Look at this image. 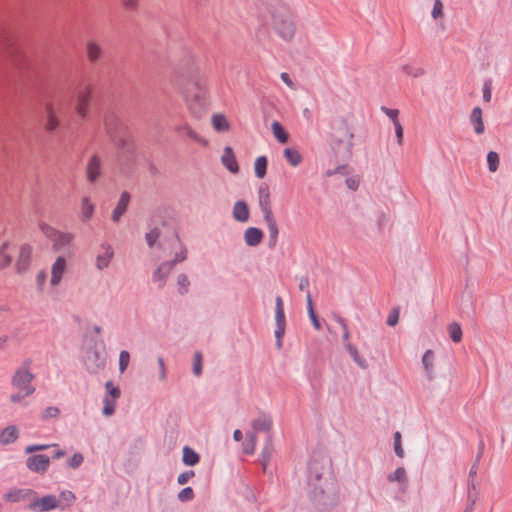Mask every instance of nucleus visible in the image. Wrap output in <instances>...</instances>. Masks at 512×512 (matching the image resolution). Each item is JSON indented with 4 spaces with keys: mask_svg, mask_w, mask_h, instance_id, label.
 Masks as SVG:
<instances>
[{
    "mask_svg": "<svg viewBox=\"0 0 512 512\" xmlns=\"http://www.w3.org/2000/svg\"><path fill=\"white\" fill-rule=\"evenodd\" d=\"M266 224L276 222L271 206L260 208Z\"/></svg>",
    "mask_w": 512,
    "mask_h": 512,
    "instance_id": "51",
    "label": "nucleus"
},
{
    "mask_svg": "<svg viewBox=\"0 0 512 512\" xmlns=\"http://www.w3.org/2000/svg\"><path fill=\"white\" fill-rule=\"evenodd\" d=\"M244 241L247 246L255 247L258 246L263 238L264 233L260 228L257 227H249L244 232Z\"/></svg>",
    "mask_w": 512,
    "mask_h": 512,
    "instance_id": "17",
    "label": "nucleus"
},
{
    "mask_svg": "<svg viewBox=\"0 0 512 512\" xmlns=\"http://www.w3.org/2000/svg\"><path fill=\"white\" fill-rule=\"evenodd\" d=\"M478 494H479L478 488H476V490H474V491H473L472 488H469L468 489V494H467L468 502H471L472 504H475L477 499H478Z\"/></svg>",
    "mask_w": 512,
    "mask_h": 512,
    "instance_id": "62",
    "label": "nucleus"
},
{
    "mask_svg": "<svg viewBox=\"0 0 512 512\" xmlns=\"http://www.w3.org/2000/svg\"><path fill=\"white\" fill-rule=\"evenodd\" d=\"M345 349L353 359V361L361 368H367V361L359 354L357 348L350 342L345 344Z\"/></svg>",
    "mask_w": 512,
    "mask_h": 512,
    "instance_id": "29",
    "label": "nucleus"
},
{
    "mask_svg": "<svg viewBox=\"0 0 512 512\" xmlns=\"http://www.w3.org/2000/svg\"><path fill=\"white\" fill-rule=\"evenodd\" d=\"M422 364L425 369V375L429 381L433 380L434 374V353L432 350H427L422 356Z\"/></svg>",
    "mask_w": 512,
    "mask_h": 512,
    "instance_id": "24",
    "label": "nucleus"
},
{
    "mask_svg": "<svg viewBox=\"0 0 512 512\" xmlns=\"http://www.w3.org/2000/svg\"><path fill=\"white\" fill-rule=\"evenodd\" d=\"M324 466L317 460L308 464L307 481L309 497L319 511H327L339 500L336 482L331 478H323Z\"/></svg>",
    "mask_w": 512,
    "mask_h": 512,
    "instance_id": "1",
    "label": "nucleus"
},
{
    "mask_svg": "<svg viewBox=\"0 0 512 512\" xmlns=\"http://www.w3.org/2000/svg\"><path fill=\"white\" fill-rule=\"evenodd\" d=\"M36 495V492L32 489H11L7 491L3 498L6 502H20L30 500Z\"/></svg>",
    "mask_w": 512,
    "mask_h": 512,
    "instance_id": "14",
    "label": "nucleus"
},
{
    "mask_svg": "<svg viewBox=\"0 0 512 512\" xmlns=\"http://www.w3.org/2000/svg\"><path fill=\"white\" fill-rule=\"evenodd\" d=\"M284 157L293 167L298 166L302 161L301 154L293 148H286L284 150Z\"/></svg>",
    "mask_w": 512,
    "mask_h": 512,
    "instance_id": "35",
    "label": "nucleus"
},
{
    "mask_svg": "<svg viewBox=\"0 0 512 512\" xmlns=\"http://www.w3.org/2000/svg\"><path fill=\"white\" fill-rule=\"evenodd\" d=\"M40 229L52 241L54 240L55 236L58 235V232H59L55 228H53L45 223L40 224Z\"/></svg>",
    "mask_w": 512,
    "mask_h": 512,
    "instance_id": "48",
    "label": "nucleus"
},
{
    "mask_svg": "<svg viewBox=\"0 0 512 512\" xmlns=\"http://www.w3.org/2000/svg\"><path fill=\"white\" fill-rule=\"evenodd\" d=\"M86 173L90 183H94L101 175V160L97 155H93L88 161Z\"/></svg>",
    "mask_w": 512,
    "mask_h": 512,
    "instance_id": "18",
    "label": "nucleus"
},
{
    "mask_svg": "<svg viewBox=\"0 0 512 512\" xmlns=\"http://www.w3.org/2000/svg\"><path fill=\"white\" fill-rule=\"evenodd\" d=\"M30 364V361H25L23 367L18 369L13 376L12 384L18 389L16 394L11 395V401L13 402H19L35 391L34 387L31 385L34 375L29 371Z\"/></svg>",
    "mask_w": 512,
    "mask_h": 512,
    "instance_id": "2",
    "label": "nucleus"
},
{
    "mask_svg": "<svg viewBox=\"0 0 512 512\" xmlns=\"http://www.w3.org/2000/svg\"><path fill=\"white\" fill-rule=\"evenodd\" d=\"M272 424V417L268 414L261 413L256 419L252 421V429L249 431V433H253L255 436H257V434L260 432L269 434L272 428Z\"/></svg>",
    "mask_w": 512,
    "mask_h": 512,
    "instance_id": "13",
    "label": "nucleus"
},
{
    "mask_svg": "<svg viewBox=\"0 0 512 512\" xmlns=\"http://www.w3.org/2000/svg\"><path fill=\"white\" fill-rule=\"evenodd\" d=\"M448 332L451 340L455 343H458L462 340V329L461 326L453 322L448 326Z\"/></svg>",
    "mask_w": 512,
    "mask_h": 512,
    "instance_id": "39",
    "label": "nucleus"
},
{
    "mask_svg": "<svg viewBox=\"0 0 512 512\" xmlns=\"http://www.w3.org/2000/svg\"><path fill=\"white\" fill-rule=\"evenodd\" d=\"M266 225H267V228L269 231L268 245L270 248H272L276 245L277 240H278V234H279L278 226H277L276 222L268 223Z\"/></svg>",
    "mask_w": 512,
    "mask_h": 512,
    "instance_id": "40",
    "label": "nucleus"
},
{
    "mask_svg": "<svg viewBox=\"0 0 512 512\" xmlns=\"http://www.w3.org/2000/svg\"><path fill=\"white\" fill-rule=\"evenodd\" d=\"M92 94L93 87L91 84L82 85L76 90L75 112L81 119H85L88 116Z\"/></svg>",
    "mask_w": 512,
    "mask_h": 512,
    "instance_id": "5",
    "label": "nucleus"
},
{
    "mask_svg": "<svg viewBox=\"0 0 512 512\" xmlns=\"http://www.w3.org/2000/svg\"><path fill=\"white\" fill-rule=\"evenodd\" d=\"M130 202V194L128 192H123L120 196V199L112 213V219L114 222H118L121 216L126 212L128 204Z\"/></svg>",
    "mask_w": 512,
    "mask_h": 512,
    "instance_id": "22",
    "label": "nucleus"
},
{
    "mask_svg": "<svg viewBox=\"0 0 512 512\" xmlns=\"http://www.w3.org/2000/svg\"><path fill=\"white\" fill-rule=\"evenodd\" d=\"M271 129L274 137L282 144L287 143L289 139L288 133L285 131L284 127L280 122L274 121L271 125Z\"/></svg>",
    "mask_w": 512,
    "mask_h": 512,
    "instance_id": "31",
    "label": "nucleus"
},
{
    "mask_svg": "<svg viewBox=\"0 0 512 512\" xmlns=\"http://www.w3.org/2000/svg\"><path fill=\"white\" fill-rule=\"evenodd\" d=\"M274 454V447L270 435H268L265 445L261 451L259 462L262 466L263 472L267 471L268 465Z\"/></svg>",
    "mask_w": 512,
    "mask_h": 512,
    "instance_id": "20",
    "label": "nucleus"
},
{
    "mask_svg": "<svg viewBox=\"0 0 512 512\" xmlns=\"http://www.w3.org/2000/svg\"><path fill=\"white\" fill-rule=\"evenodd\" d=\"M59 506V502L54 495H46L42 498H37L36 495L32 497L28 509L38 512L51 511Z\"/></svg>",
    "mask_w": 512,
    "mask_h": 512,
    "instance_id": "8",
    "label": "nucleus"
},
{
    "mask_svg": "<svg viewBox=\"0 0 512 512\" xmlns=\"http://www.w3.org/2000/svg\"><path fill=\"white\" fill-rule=\"evenodd\" d=\"M332 317L341 326L343 333H345V331H349L346 321L343 317L336 313H334Z\"/></svg>",
    "mask_w": 512,
    "mask_h": 512,
    "instance_id": "61",
    "label": "nucleus"
},
{
    "mask_svg": "<svg viewBox=\"0 0 512 512\" xmlns=\"http://www.w3.org/2000/svg\"><path fill=\"white\" fill-rule=\"evenodd\" d=\"M381 111L383 113H385L392 120L393 124L399 122V120H398L399 111L397 109H390L385 106H382Z\"/></svg>",
    "mask_w": 512,
    "mask_h": 512,
    "instance_id": "54",
    "label": "nucleus"
},
{
    "mask_svg": "<svg viewBox=\"0 0 512 512\" xmlns=\"http://www.w3.org/2000/svg\"><path fill=\"white\" fill-rule=\"evenodd\" d=\"M9 246L8 242L0 246V269L8 267L12 262V255L8 252Z\"/></svg>",
    "mask_w": 512,
    "mask_h": 512,
    "instance_id": "34",
    "label": "nucleus"
},
{
    "mask_svg": "<svg viewBox=\"0 0 512 512\" xmlns=\"http://www.w3.org/2000/svg\"><path fill=\"white\" fill-rule=\"evenodd\" d=\"M189 285H190V282L186 275H180L178 277V286H179L178 291L180 294L187 293L189 290Z\"/></svg>",
    "mask_w": 512,
    "mask_h": 512,
    "instance_id": "47",
    "label": "nucleus"
},
{
    "mask_svg": "<svg viewBox=\"0 0 512 512\" xmlns=\"http://www.w3.org/2000/svg\"><path fill=\"white\" fill-rule=\"evenodd\" d=\"M61 107H57L53 102L49 101L45 104V132L54 133L61 126Z\"/></svg>",
    "mask_w": 512,
    "mask_h": 512,
    "instance_id": "7",
    "label": "nucleus"
},
{
    "mask_svg": "<svg viewBox=\"0 0 512 512\" xmlns=\"http://www.w3.org/2000/svg\"><path fill=\"white\" fill-rule=\"evenodd\" d=\"M104 124L107 133L118 146L127 147L129 151L133 150L134 145L128 137L127 128L116 116H107Z\"/></svg>",
    "mask_w": 512,
    "mask_h": 512,
    "instance_id": "3",
    "label": "nucleus"
},
{
    "mask_svg": "<svg viewBox=\"0 0 512 512\" xmlns=\"http://www.w3.org/2000/svg\"><path fill=\"white\" fill-rule=\"evenodd\" d=\"M4 53L17 68L23 69L26 66V56L16 42L14 36H6L2 39Z\"/></svg>",
    "mask_w": 512,
    "mask_h": 512,
    "instance_id": "4",
    "label": "nucleus"
},
{
    "mask_svg": "<svg viewBox=\"0 0 512 512\" xmlns=\"http://www.w3.org/2000/svg\"><path fill=\"white\" fill-rule=\"evenodd\" d=\"M270 197L269 189L266 184H261L258 188V199Z\"/></svg>",
    "mask_w": 512,
    "mask_h": 512,
    "instance_id": "63",
    "label": "nucleus"
},
{
    "mask_svg": "<svg viewBox=\"0 0 512 512\" xmlns=\"http://www.w3.org/2000/svg\"><path fill=\"white\" fill-rule=\"evenodd\" d=\"M103 253L99 254L96 259L97 268L102 270L108 267L114 253L110 246H102Z\"/></svg>",
    "mask_w": 512,
    "mask_h": 512,
    "instance_id": "27",
    "label": "nucleus"
},
{
    "mask_svg": "<svg viewBox=\"0 0 512 512\" xmlns=\"http://www.w3.org/2000/svg\"><path fill=\"white\" fill-rule=\"evenodd\" d=\"M257 445V436L253 433H246V439L242 443L243 452L246 454H253Z\"/></svg>",
    "mask_w": 512,
    "mask_h": 512,
    "instance_id": "37",
    "label": "nucleus"
},
{
    "mask_svg": "<svg viewBox=\"0 0 512 512\" xmlns=\"http://www.w3.org/2000/svg\"><path fill=\"white\" fill-rule=\"evenodd\" d=\"M394 125V128H395V134H396V137H397V142L399 145L402 144V141H403V127L401 125L400 122H397Z\"/></svg>",
    "mask_w": 512,
    "mask_h": 512,
    "instance_id": "58",
    "label": "nucleus"
},
{
    "mask_svg": "<svg viewBox=\"0 0 512 512\" xmlns=\"http://www.w3.org/2000/svg\"><path fill=\"white\" fill-rule=\"evenodd\" d=\"M183 461L187 465H192V449L188 446L183 450Z\"/></svg>",
    "mask_w": 512,
    "mask_h": 512,
    "instance_id": "59",
    "label": "nucleus"
},
{
    "mask_svg": "<svg viewBox=\"0 0 512 512\" xmlns=\"http://www.w3.org/2000/svg\"><path fill=\"white\" fill-rule=\"evenodd\" d=\"M387 480L389 482L407 483L406 470L403 467H398L387 476Z\"/></svg>",
    "mask_w": 512,
    "mask_h": 512,
    "instance_id": "38",
    "label": "nucleus"
},
{
    "mask_svg": "<svg viewBox=\"0 0 512 512\" xmlns=\"http://www.w3.org/2000/svg\"><path fill=\"white\" fill-rule=\"evenodd\" d=\"M208 96V80L206 76L194 72V104L200 102L206 104Z\"/></svg>",
    "mask_w": 512,
    "mask_h": 512,
    "instance_id": "10",
    "label": "nucleus"
},
{
    "mask_svg": "<svg viewBox=\"0 0 512 512\" xmlns=\"http://www.w3.org/2000/svg\"><path fill=\"white\" fill-rule=\"evenodd\" d=\"M129 362H130V354L128 351H121L120 353V356H119V369L121 371V373H123L128 365H129Z\"/></svg>",
    "mask_w": 512,
    "mask_h": 512,
    "instance_id": "46",
    "label": "nucleus"
},
{
    "mask_svg": "<svg viewBox=\"0 0 512 512\" xmlns=\"http://www.w3.org/2000/svg\"><path fill=\"white\" fill-rule=\"evenodd\" d=\"M102 48L95 41H88L86 44V54L89 62L96 63L102 57Z\"/></svg>",
    "mask_w": 512,
    "mask_h": 512,
    "instance_id": "26",
    "label": "nucleus"
},
{
    "mask_svg": "<svg viewBox=\"0 0 512 512\" xmlns=\"http://www.w3.org/2000/svg\"><path fill=\"white\" fill-rule=\"evenodd\" d=\"M399 321V309L394 308L388 315L386 323L387 325L393 327L395 326Z\"/></svg>",
    "mask_w": 512,
    "mask_h": 512,
    "instance_id": "53",
    "label": "nucleus"
},
{
    "mask_svg": "<svg viewBox=\"0 0 512 512\" xmlns=\"http://www.w3.org/2000/svg\"><path fill=\"white\" fill-rule=\"evenodd\" d=\"M221 162L231 173H237L239 171V165L237 163L233 149L230 146H226L224 148Z\"/></svg>",
    "mask_w": 512,
    "mask_h": 512,
    "instance_id": "19",
    "label": "nucleus"
},
{
    "mask_svg": "<svg viewBox=\"0 0 512 512\" xmlns=\"http://www.w3.org/2000/svg\"><path fill=\"white\" fill-rule=\"evenodd\" d=\"M255 175L257 178L262 179L265 177L267 172V158L266 156H259L255 160L254 164Z\"/></svg>",
    "mask_w": 512,
    "mask_h": 512,
    "instance_id": "33",
    "label": "nucleus"
},
{
    "mask_svg": "<svg viewBox=\"0 0 512 512\" xmlns=\"http://www.w3.org/2000/svg\"><path fill=\"white\" fill-rule=\"evenodd\" d=\"M122 4L126 10L134 11L138 7V0H122Z\"/></svg>",
    "mask_w": 512,
    "mask_h": 512,
    "instance_id": "60",
    "label": "nucleus"
},
{
    "mask_svg": "<svg viewBox=\"0 0 512 512\" xmlns=\"http://www.w3.org/2000/svg\"><path fill=\"white\" fill-rule=\"evenodd\" d=\"M470 122L473 125L474 132L478 135L482 134L485 130L483 119H482V110L480 107H474L470 114Z\"/></svg>",
    "mask_w": 512,
    "mask_h": 512,
    "instance_id": "25",
    "label": "nucleus"
},
{
    "mask_svg": "<svg viewBox=\"0 0 512 512\" xmlns=\"http://www.w3.org/2000/svg\"><path fill=\"white\" fill-rule=\"evenodd\" d=\"M402 70L405 74L409 75V76H412L414 78H418L422 75H424L425 71L423 68L421 67H414V66H411V65H403L402 66Z\"/></svg>",
    "mask_w": 512,
    "mask_h": 512,
    "instance_id": "43",
    "label": "nucleus"
},
{
    "mask_svg": "<svg viewBox=\"0 0 512 512\" xmlns=\"http://www.w3.org/2000/svg\"><path fill=\"white\" fill-rule=\"evenodd\" d=\"M178 498L180 501H188V500L192 499V488H190V487L184 488L178 494Z\"/></svg>",
    "mask_w": 512,
    "mask_h": 512,
    "instance_id": "57",
    "label": "nucleus"
},
{
    "mask_svg": "<svg viewBox=\"0 0 512 512\" xmlns=\"http://www.w3.org/2000/svg\"><path fill=\"white\" fill-rule=\"evenodd\" d=\"M393 438H394V452L398 457L403 458L404 450H403L402 444H401V433L399 431H396L393 434Z\"/></svg>",
    "mask_w": 512,
    "mask_h": 512,
    "instance_id": "44",
    "label": "nucleus"
},
{
    "mask_svg": "<svg viewBox=\"0 0 512 512\" xmlns=\"http://www.w3.org/2000/svg\"><path fill=\"white\" fill-rule=\"evenodd\" d=\"M273 26L277 34L286 41L291 40L295 35V24L292 17L288 13L274 14Z\"/></svg>",
    "mask_w": 512,
    "mask_h": 512,
    "instance_id": "6",
    "label": "nucleus"
},
{
    "mask_svg": "<svg viewBox=\"0 0 512 512\" xmlns=\"http://www.w3.org/2000/svg\"><path fill=\"white\" fill-rule=\"evenodd\" d=\"M105 388L107 394L104 397L103 414L105 416H111L115 412L116 400L120 397L121 391L112 381H108L105 384Z\"/></svg>",
    "mask_w": 512,
    "mask_h": 512,
    "instance_id": "9",
    "label": "nucleus"
},
{
    "mask_svg": "<svg viewBox=\"0 0 512 512\" xmlns=\"http://www.w3.org/2000/svg\"><path fill=\"white\" fill-rule=\"evenodd\" d=\"M94 213V205L88 197H84L81 202V220L86 222L91 219Z\"/></svg>",
    "mask_w": 512,
    "mask_h": 512,
    "instance_id": "32",
    "label": "nucleus"
},
{
    "mask_svg": "<svg viewBox=\"0 0 512 512\" xmlns=\"http://www.w3.org/2000/svg\"><path fill=\"white\" fill-rule=\"evenodd\" d=\"M232 217L239 223H246L250 218V209L246 201L237 200L232 208Z\"/></svg>",
    "mask_w": 512,
    "mask_h": 512,
    "instance_id": "15",
    "label": "nucleus"
},
{
    "mask_svg": "<svg viewBox=\"0 0 512 512\" xmlns=\"http://www.w3.org/2000/svg\"><path fill=\"white\" fill-rule=\"evenodd\" d=\"M66 269V260L64 257H58L52 266L51 284L57 285L61 281L62 275Z\"/></svg>",
    "mask_w": 512,
    "mask_h": 512,
    "instance_id": "21",
    "label": "nucleus"
},
{
    "mask_svg": "<svg viewBox=\"0 0 512 512\" xmlns=\"http://www.w3.org/2000/svg\"><path fill=\"white\" fill-rule=\"evenodd\" d=\"M32 248L28 244H23L19 250V256L16 261V269L19 273L26 271L31 262Z\"/></svg>",
    "mask_w": 512,
    "mask_h": 512,
    "instance_id": "16",
    "label": "nucleus"
},
{
    "mask_svg": "<svg viewBox=\"0 0 512 512\" xmlns=\"http://www.w3.org/2000/svg\"><path fill=\"white\" fill-rule=\"evenodd\" d=\"M202 373V355L200 352L194 353V375L199 376Z\"/></svg>",
    "mask_w": 512,
    "mask_h": 512,
    "instance_id": "49",
    "label": "nucleus"
},
{
    "mask_svg": "<svg viewBox=\"0 0 512 512\" xmlns=\"http://www.w3.org/2000/svg\"><path fill=\"white\" fill-rule=\"evenodd\" d=\"M173 267V263H163L162 265H160L158 267V269L155 271L154 273V279L156 281H162L166 274H168L170 272V270L172 269Z\"/></svg>",
    "mask_w": 512,
    "mask_h": 512,
    "instance_id": "41",
    "label": "nucleus"
},
{
    "mask_svg": "<svg viewBox=\"0 0 512 512\" xmlns=\"http://www.w3.org/2000/svg\"><path fill=\"white\" fill-rule=\"evenodd\" d=\"M159 235L160 232L158 231V229H153L152 231L146 234V240L150 247L154 245V243L159 238Z\"/></svg>",
    "mask_w": 512,
    "mask_h": 512,
    "instance_id": "55",
    "label": "nucleus"
},
{
    "mask_svg": "<svg viewBox=\"0 0 512 512\" xmlns=\"http://www.w3.org/2000/svg\"><path fill=\"white\" fill-rule=\"evenodd\" d=\"M431 15L434 19H437V18L443 16V5H442L441 0H434Z\"/></svg>",
    "mask_w": 512,
    "mask_h": 512,
    "instance_id": "52",
    "label": "nucleus"
},
{
    "mask_svg": "<svg viewBox=\"0 0 512 512\" xmlns=\"http://www.w3.org/2000/svg\"><path fill=\"white\" fill-rule=\"evenodd\" d=\"M488 169L490 172H495L499 166V155L495 151H490L487 154Z\"/></svg>",
    "mask_w": 512,
    "mask_h": 512,
    "instance_id": "42",
    "label": "nucleus"
},
{
    "mask_svg": "<svg viewBox=\"0 0 512 512\" xmlns=\"http://www.w3.org/2000/svg\"><path fill=\"white\" fill-rule=\"evenodd\" d=\"M84 457L80 453H75L68 461L69 467L76 469L83 463Z\"/></svg>",
    "mask_w": 512,
    "mask_h": 512,
    "instance_id": "50",
    "label": "nucleus"
},
{
    "mask_svg": "<svg viewBox=\"0 0 512 512\" xmlns=\"http://www.w3.org/2000/svg\"><path fill=\"white\" fill-rule=\"evenodd\" d=\"M306 301H307V311H308V315H309V318L311 320V323L313 325V327L316 329V330H320L321 329V323L315 313V310H314V307H313V302H312V296H311V293L310 291H307V295H306Z\"/></svg>",
    "mask_w": 512,
    "mask_h": 512,
    "instance_id": "30",
    "label": "nucleus"
},
{
    "mask_svg": "<svg viewBox=\"0 0 512 512\" xmlns=\"http://www.w3.org/2000/svg\"><path fill=\"white\" fill-rule=\"evenodd\" d=\"M73 235L70 234V233H63V232H58V235L55 236L54 240H53V243H54V248L55 249H60L66 245H69L72 240H73Z\"/></svg>",
    "mask_w": 512,
    "mask_h": 512,
    "instance_id": "36",
    "label": "nucleus"
},
{
    "mask_svg": "<svg viewBox=\"0 0 512 512\" xmlns=\"http://www.w3.org/2000/svg\"><path fill=\"white\" fill-rule=\"evenodd\" d=\"M50 465V458L44 454H37L27 458L26 466L35 473L44 474Z\"/></svg>",
    "mask_w": 512,
    "mask_h": 512,
    "instance_id": "11",
    "label": "nucleus"
},
{
    "mask_svg": "<svg viewBox=\"0 0 512 512\" xmlns=\"http://www.w3.org/2000/svg\"><path fill=\"white\" fill-rule=\"evenodd\" d=\"M59 413H60V410L57 407H48L45 409L42 417L44 419L54 418V417H57L59 415Z\"/></svg>",
    "mask_w": 512,
    "mask_h": 512,
    "instance_id": "56",
    "label": "nucleus"
},
{
    "mask_svg": "<svg viewBox=\"0 0 512 512\" xmlns=\"http://www.w3.org/2000/svg\"><path fill=\"white\" fill-rule=\"evenodd\" d=\"M308 287H309V279L308 277L306 276H302L299 278V289L301 291H309L308 290Z\"/></svg>",
    "mask_w": 512,
    "mask_h": 512,
    "instance_id": "64",
    "label": "nucleus"
},
{
    "mask_svg": "<svg viewBox=\"0 0 512 512\" xmlns=\"http://www.w3.org/2000/svg\"><path fill=\"white\" fill-rule=\"evenodd\" d=\"M275 335H284L286 329V318L284 312V304L281 296L275 299Z\"/></svg>",
    "mask_w": 512,
    "mask_h": 512,
    "instance_id": "12",
    "label": "nucleus"
},
{
    "mask_svg": "<svg viewBox=\"0 0 512 512\" xmlns=\"http://www.w3.org/2000/svg\"><path fill=\"white\" fill-rule=\"evenodd\" d=\"M18 438V430L15 426L11 425L6 427L0 434V443L9 444Z\"/></svg>",
    "mask_w": 512,
    "mask_h": 512,
    "instance_id": "28",
    "label": "nucleus"
},
{
    "mask_svg": "<svg viewBox=\"0 0 512 512\" xmlns=\"http://www.w3.org/2000/svg\"><path fill=\"white\" fill-rule=\"evenodd\" d=\"M211 124L213 129L218 133L227 132L230 129V123L221 113H214L211 117Z\"/></svg>",
    "mask_w": 512,
    "mask_h": 512,
    "instance_id": "23",
    "label": "nucleus"
},
{
    "mask_svg": "<svg viewBox=\"0 0 512 512\" xmlns=\"http://www.w3.org/2000/svg\"><path fill=\"white\" fill-rule=\"evenodd\" d=\"M483 100L485 102H490L492 98V80L486 79L483 83Z\"/></svg>",
    "mask_w": 512,
    "mask_h": 512,
    "instance_id": "45",
    "label": "nucleus"
}]
</instances>
